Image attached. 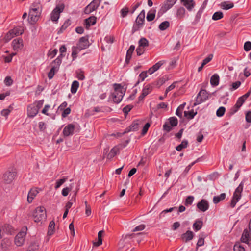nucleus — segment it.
Segmentation results:
<instances>
[{"label":"nucleus","mask_w":251,"mask_h":251,"mask_svg":"<svg viewBox=\"0 0 251 251\" xmlns=\"http://www.w3.org/2000/svg\"><path fill=\"white\" fill-rule=\"evenodd\" d=\"M42 10L41 4L39 2L32 3L29 13V22L34 24L39 19Z\"/></svg>","instance_id":"f257e3e1"},{"label":"nucleus","mask_w":251,"mask_h":251,"mask_svg":"<svg viewBox=\"0 0 251 251\" xmlns=\"http://www.w3.org/2000/svg\"><path fill=\"white\" fill-rule=\"evenodd\" d=\"M114 91L111 93L109 99L114 103H119L122 100L126 91L121 84H114Z\"/></svg>","instance_id":"f03ea898"},{"label":"nucleus","mask_w":251,"mask_h":251,"mask_svg":"<svg viewBox=\"0 0 251 251\" xmlns=\"http://www.w3.org/2000/svg\"><path fill=\"white\" fill-rule=\"evenodd\" d=\"M46 209L43 206L37 207L33 212V218L36 223H42L46 219Z\"/></svg>","instance_id":"7ed1b4c3"},{"label":"nucleus","mask_w":251,"mask_h":251,"mask_svg":"<svg viewBox=\"0 0 251 251\" xmlns=\"http://www.w3.org/2000/svg\"><path fill=\"white\" fill-rule=\"evenodd\" d=\"M65 6L63 4H58L53 9L51 13V20L56 22L60 17V14L64 10Z\"/></svg>","instance_id":"20e7f679"},{"label":"nucleus","mask_w":251,"mask_h":251,"mask_svg":"<svg viewBox=\"0 0 251 251\" xmlns=\"http://www.w3.org/2000/svg\"><path fill=\"white\" fill-rule=\"evenodd\" d=\"M208 98V94L205 90H201L197 95L194 106L200 104Z\"/></svg>","instance_id":"39448f33"},{"label":"nucleus","mask_w":251,"mask_h":251,"mask_svg":"<svg viewBox=\"0 0 251 251\" xmlns=\"http://www.w3.org/2000/svg\"><path fill=\"white\" fill-rule=\"evenodd\" d=\"M101 0H93L84 9V12L86 14H89L95 11L99 6Z\"/></svg>","instance_id":"423d86ee"},{"label":"nucleus","mask_w":251,"mask_h":251,"mask_svg":"<svg viewBox=\"0 0 251 251\" xmlns=\"http://www.w3.org/2000/svg\"><path fill=\"white\" fill-rule=\"evenodd\" d=\"M145 16V12L143 10L138 16L136 20V25L133 27L132 30L135 32L140 28L143 25Z\"/></svg>","instance_id":"0eeeda50"},{"label":"nucleus","mask_w":251,"mask_h":251,"mask_svg":"<svg viewBox=\"0 0 251 251\" xmlns=\"http://www.w3.org/2000/svg\"><path fill=\"white\" fill-rule=\"evenodd\" d=\"M26 234V232L25 229L20 231L17 234L15 237V243L17 246H22L24 244Z\"/></svg>","instance_id":"6e6552de"},{"label":"nucleus","mask_w":251,"mask_h":251,"mask_svg":"<svg viewBox=\"0 0 251 251\" xmlns=\"http://www.w3.org/2000/svg\"><path fill=\"white\" fill-rule=\"evenodd\" d=\"M24 30L22 28L15 27L9 31L5 36L6 40H9L14 36L20 35L23 34Z\"/></svg>","instance_id":"1a4fd4ad"},{"label":"nucleus","mask_w":251,"mask_h":251,"mask_svg":"<svg viewBox=\"0 0 251 251\" xmlns=\"http://www.w3.org/2000/svg\"><path fill=\"white\" fill-rule=\"evenodd\" d=\"M16 173L14 172L8 171L5 172L3 176V181L7 184H10L15 178Z\"/></svg>","instance_id":"9d476101"},{"label":"nucleus","mask_w":251,"mask_h":251,"mask_svg":"<svg viewBox=\"0 0 251 251\" xmlns=\"http://www.w3.org/2000/svg\"><path fill=\"white\" fill-rule=\"evenodd\" d=\"M89 46L88 39L87 37H82L80 38L76 48L79 50L87 48Z\"/></svg>","instance_id":"9b49d317"},{"label":"nucleus","mask_w":251,"mask_h":251,"mask_svg":"<svg viewBox=\"0 0 251 251\" xmlns=\"http://www.w3.org/2000/svg\"><path fill=\"white\" fill-rule=\"evenodd\" d=\"M12 45L15 51H18L21 50L23 47V40L21 38H18L13 40L12 42Z\"/></svg>","instance_id":"f8f14e48"},{"label":"nucleus","mask_w":251,"mask_h":251,"mask_svg":"<svg viewBox=\"0 0 251 251\" xmlns=\"http://www.w3.org/2000/svg\"><path fill=\"white\" fill-rule=\"evenodd\" d=\"M75 126L72 124L67 125L63 129V134L64 136H69L74 134Z\"/></svg>","instance_id":"ddd939ff"},{"label":"nucleus","mask_w":251,"mask_h":251,"mask_svg":"<svg viewBox=\"0 0 251 251\" xmlns=\"http://www.w3.org/2000/svg\"><path fill=\"white\" fill-rule=\"evenodd\" d=\"M197 206L201 211L205 212L209 208V203L206 200L202 199L197 203Z\"/></svg>","instance_id":"4468645a"},{"label":"nucleus","mask_w":251,"mask_h":251,"mask_svg":"<svg viewBox=\"0 0 251 251\" xmlns=\"http://www.w3.org/2000/svg\"><path fill=\"white\" fill-rule=\"evenodd\" d=\"M245 100L240 97L237 100L236 104L230 109V114H233L236 113L242 104L245 102Z\"/></svg>","instance_id":"2eb2a0df"},{"label":"nucleus","mask_w":251,"mask_h":251,"mask_svg":"<svg viewBox=\"0 0 251 251\" xmlns=\"http://www.w3.org/2000/svg\"><path fill=\"white\" fill-rule=\"evenodd\" d=\"M39 110L35 106V104H31L27 107V114L30 117H34L38 113Z\"/></svg>","instance_id":"dca6fc26"},{"label":"nucleus","mask_w":251,"mask_h":251,"mask_svg":"<svg viewBox=\"0 0 251 251\" xmlns=\"http://www.w3.org/2000/svg\"><path fill=\"white\" fill-rule=\"evenodd\" d=\"M165 63V61L164 60H161L157 62L148 70V73L150 75L152 74L154 72L158 70Z\"/></svg>","instance_id":"f3484780"},{"label":"nucleus","mask_w":251,"mask_h":251,"mask_svg":"<svg viewBox=\"0 0 251 251\" xmlns=\"http://www.w3.org/2000/svg\"><path fill=\"white\" fill-rule=\"evenodd\" d=\"M251 232H250L247 229H245L243 231V233L242 235L241 240L243 243L249 244L250 240V235Z\"/></svg>","instance_id":"a211bd4d"},{"label":"nucleus","mask_w":251,"mask_h":251,"mask_svg":"<svg viewBox=\"0 0 251 251\" xmlns=\"http://www.w3.org/2000/svg\"><path fill=\"white\" fill-rule=\"evenodd\" d=\"M194 237V233L191 231H187L185 233H183L181 235V239L185 242H187L193 239Z\"/></svg>","instance_id":"6ab92c4d"},{"label":"nucleus","mask_w":251,"mask_h":251,"mask_svg":"<svg viewBox=\"0 0 251 251\" xmlns=\"http://www.w3.org/2000/svg\"><path fill=\"white\" fill-rule=\"evenodd\" d=\"M38 193L37 188H34L30 189L27 196V201L29 203L32 202L33 200Z\"/></svg>","instance_id":"aec40b11"},{"label":"nucleus","mask_w":251,"mask_h":251,"mask_svg":"<svg viewBox=\"0 0 251 251\" xmlns=\"http://www.w3.org/2000/svg\"><path fill=\"white\" fill-rule=\"evenodd\" d=\"M181 2L189 11H191L195 5L193 0H181Z\"/></svg>","instance_id":"412c9836"},{"label":"nucleus","mask_w":251,"mask_h":251,"mask_svg":"<svg viewBox=\"0 0 251 251\" xmlns=\"http://www.w3.org/2000/svg\"><path fill=\"white\" fill-rule=\"evenodd\" d=\"M39 243L38 241H32L26 251H38Z\"/></svg>","instance_id":"4be33fe9"},{"label":"nucleus","mask_w":251,"mask_h":251,"mask_svg":"<svg viewBox=\"0 0 251 251\" xmlns=\"http://www.w3.org/2000/svg\"><path fill=\"white\" fill-rule=\"evenodd\" d=\"M135 50V46L134 45H131L129 48V49L127 50L126 52V61L127 63H128L130 59L132 57V54L133 52V51Z\"/></svg>","instance_id":"5701e85b"},{"label":"nucleus","mask_w":251,"mask_h":251,"mask_svg":"<svg viewBox=\"0 0 251 251\" xmlns=\"http://www.w3.org/2000/svg\"><path fill=\"white\" fill-rule=\"evenodd\" d=\"M219 76L217 74H214L211 77L210 83L212 86H216L219 84Z\"/></svg>","instance_id":"b1692460"},{"label":"nucleus","mask_w":251,"mask_h":251,"mask_svg":"<svg viewBox=\"0 0 251 251\" xmlns=\"http://www.w3.org/2000/svg\"><path fill=\"white\" fill-rule=\"evenodd\" d=\"M177 0H166L165 2L163 8L165 10L170 9L176 2Z\"/></svg>","instance_id":"393cba45"},{"label":"nucleus","mask_w":251,"mask_h":251,"mask_svg":"<svg viewBox=\"0 0 251 251\" xmlns=\"http://www.w3.org/2000/svg\"><path fill=\"white\" fill-rule=\"evenodd\" d=\"M103 232H104V231L103 230H100L98 232V241L93 242L94 246L99 247V246H100L102 244V236Z\"/></svg>","instance_id":"a878e982"},{"label":"nucleus","mask_w":251,"mask_h":251,"mask_svg":"<svg viewBox=\"0 0 251 251\" xmlns=\"http://www.w3.org/2000/svg\"><path fill=\"white\" fill-rule=\"evenodd\" d=\"M96 17L95 16H91L89 18L85 20V25L86 27L90 26L95 24L96 22Z\"/></svg>","instance_id":"bb28decb"},{"label":"nucleus","mask_w":251,"mask_h":251,"mask_svg":"<svg viewBox=\"0 0 251 251\" xmlns=\"http://www.w3.org/2000/svg\"><path fill=\"white\" fill-rule=\"evenodd\" d=\"M139 128V122L138 120L134 121L132 124L126 129V132H129L131 131H136Z\"/></svg>","instance_id":"cd10ccee"},{"label":"nucleus","mask_w":251,"mask_h":251,"mask_svg":"<svg viewBox=\"0 0 251 251\" xmlns=\"http://www.w3.org/2000/svg\"><path fill=\"white\" fill-rule=\"evenodd\" d=\"M156 10L155 9H151L150 10L148 13L146 17V19L148 21L151 22L152 21L155 17Z\"/></svg>","instance_id":"c85d7f7f"},{"label":"nucleus","mask_w":251,"mask_h":251,"mask_svg":"<svg viewBox=\"0 0 251 251\" xmlns=\"http://www.w3.org/2000/svg\"><path fill=\"white\" fill-rule=\"evenodd\" d=\"M233 6L234 4L232 2L227 3L226 1H224L220 4L221 8L224 10H228L233 8Z\"/></svg>","instance_id":"c756f323"},{"label":"nucleus","mask_w":251,"mask_h":251,"mask_svg":"<svg viewBox=\"0 0 251 251\" xmlns=\"http://www.w3.org/2000/svg\"><path fill=\"white\" fill-rule=\"evenodd\" d=\"M11 244V241L7 238L3 239L1 241V247L4 250L8 249Z\"/></svg>","instance_id":"7c9ffc66"},{"label":"nucleus","mask_w":251,"mask_h":251,"mask_svg":"<svg viewBox=\"0 0 251 251\" xmlns=\"http://www.w3.org/2000/svg\"><path fill=\"white\" fill-rule=\"evenodd\" d=\"M203 223L201 221L197 220L193 225L194 229L196 231H198L201 229Z\"/></svg>","instance_id":"2f4dec72"},{"label":"nucleus","mask_w":251,"mask_h":251,"mask_svg":"<svg viewBox=\"0 0 251 251\" xmlns=\"http://www.w3.org/2000/svg\"><path fill=\"white\" fill-rule=\"evenodd\" d=\"M188 144V142L187 140H184L182 141L181 143L176 147V149L178 151H180L182 149L186 148Z\"/></svg>","instance_id":"473e14b6"},{"label":"nucleus","mask_w":251,"mask_h":251,"mask_svg":"<svg viewBox=\"0 0 251 251\" xmlns=\"http://www.w3.org/2000/svg\"><path fill=\"white\" fill-rule=\"evenodd\" d=\"M226 198L225 193H222L219 196H214L213 198V202L217 204L220 201L224 200Z\"/></svg>","instance_id":"72a5a7b5"},{"label":"nucleus","mask_w":251,"mask_h":251,"mask_svg":"<svg viewBox=\"0 0 251 251\" xmlns=\"http://www.w3.org/2000/svg\"><path fill=\"white\" fill-rule=\"evenodd\" d=\"M79 85V82L76 80L73 82L71 88V92L72 94H75L77 92Z\"/></svg>","instance_id":"f704fd0d"},{"label":"nucleus","mask_w":251,"mask_h":251,"mask_svg":"<svg viewBox=\"0 0 251 251\" xmlns=\"http://www.w3.org/2000/svg\"><path fill=\"white\" fill-rule=\"evenodd\" d=\"M152 90V87L150 84L146 85L142 90L143 95L146 96L148 95Z\"/></svg>","instance_id":"c9c22d12"},{"label":"nucleus","mask_w":251,"mask_h":251,"mask_svg":"<svg viewBox=\"0 0 251 251\" xmlns=\"http://www.w3.org/2000/svg\"><path fill=\"white\" fill-rule=\"evenodd\" d=\"M55 222L53 221H51L49 226V230L48 232V234L50 236L53 234L54 229L55 228Z\"/></svg>","instance_id":"e433bc0d"},{"label":"nucleus","mask_w":251,"mask_h":251,"mask_svg":"<svg viewBox=\"0 0 251 251\" xmlns=\"http://www.w3.org/2000/svg\"><path fill=\"white\" fill-rule=\"evenodd\" d=\"M118 151H119V149L117 148L114 147V148H112L107 155V158L109 159H111L115 155L117 154V153Z\"/></svg>","instance_id":"4c0bfd02"},{"label":"nucleus","mask_w":251,"mask_h":251,"mask_svg":"<svg viewBox=\"0 0 251 251\" xmlns=\"http://www.w3.org/2000/svg\"><path fill=\"white\" fill-rule=\"evenodd\" d=\"M170 26V23L168 21L162 22L159 25V28L160 30L163 31L168 28Z\"/></svg>","instance_id":"58836bf2"},{"label":"nucleus","mask_w":251,"mask_h":251,"mask_svg":"<svg viewBox=\"0 0 251 251\" xmlns=\"http://www.w3.org/2000/svg\"><path fill=\"white\" fill-rule=\"evenodd\" d=\"M139 46L144 48L147 47L149 46V41L145 38H142L139 41Z\"/></svg>","instance_id":"ea45409f"},{"label":"nucleus","mask_w":251,"mask_h":251,"mask_svg":"<svg viewBox=\"0 0 251 251\" xmlns=\"http://www.w3.org/2000/svg\"><path fill=\"white\" fill-rule=\"evenodd\" d=\"M223 17V14L221 11L216 12L212 16V19L216 21L222 19Z\"/></svg>","instance_id":"a19ab883"},{"label":"nucleus","mask_w":251,"mask_h":251,"mask_svg":"<svg viewBox=\"0 0 251 251\" xmlns=\"http://www.w3.org/2000/svg\"><path fill=\"white\" fill-rule=\"evenodd\" d=\"M58 70V67L53 66L48 73V77L50 79H52L54 75L55 72Z\"/></svg>","instance_id":"79ce46f5"},{"label":"nucleus","mask_w":251,"mask_h":251,"mask_svg":"<svg viewBox=\"0 0 251 251\" xmlns=\"http://www.w3.org/2000/svg\"><path fill=\"white\" fill-rule=\"evenodd\" d=\"M196 114L197 112H194L193 110L184 112V116L189 119H193Z\"/></svg>","instance_id":"37998d69"},{"label":"nucleus","mask_w":251,"mask_h":251,"mask_svg":"<svg viewBox=\"0 0 251 251\" xmlns=\"http://www.w3.org/2000/svg\"><path fill=\"white\" fill-rule=\"evenodd\" d=\"M185 14V10L183 7H180L178 9L176 15L179 18H182L184 17Z\"/></svg>","instance_id":"c03bdc74"},{"label":"nucleus","mask_w":251,"mask_h":251,"mask_svg":"<svg viewBox=\"0 0 251 251\" xmlns=\"http://www.w3.org/2000/svg\"><path fill=\"white\" fill-rule=\"evenodd\" d=\"M194 199V198L193 196H188L186 198V199L184 201L185 205H186V206L191 205L193 202Z\"/></svg>","instance_id":"a18cd8bd"},{"label":"nucleus","mask_w":251,"mask_h":251,"mask_svg":"<svg viewBox=\"0 0 251 251\" xmlns=\"http://www.w3.org/2000/svg\"><path fill=\"white\" fill-rule=\"evenodd\" d=\"M67 178H63L62 179L57 180L56 182L55 188L57 189L59 188L67 180Z\"/></svg>","instance_id":"49530a36"},{"label":"nucleus","mask_w":251,"mask_h":251,"mask_svg":"<svg viewBox=\"0 0 251 251\" xmlns=\"http://www.w3.org/2000/svg\"><path fill=\"white\" fill-rule=\"evenodd\" d=\"M226 109L224 107L221 106L219 107L216 111V115L218 117L223 116L225 112Z\"/></svg>","instance_id":"de8ad7c7"},{"label":"nucleus","mask_w":251,"mask_h":251,"mask_svg":"<svg viewBox=\"0 0 251 251\" xmlns=\"http://www.w3.org/2000/svg\"><path fill=\"white\" fill-rule=\"evenodd\" d=\"M169 122L172 126H176L177 125L178 121L176 117H173L169 118Z\"/></svg>","instance_id":"09e8293b"},{"label":"nucleus","mask_w":251,"mask_h":251,"mask_svg":"<svg viewBox=\"0 0 251 251\" xmlns=\"http://www.w3.org/2000/svg\"><path fill=\"white\" fill-rule=\"evenodd\" d=\"M4 83L7 86H11L13 82V80L10 76H6L4 79Z\"/></svg>","instance_id":"8fccbe9b"},{"label":"nucleus","mask_w":251,"mask_h":251,"mask_svg":"<svg viewBox=\"0 0 251 251\" xmlns=\"http://www.w3.org/2000/svg\"><path fill=\"white\" fill-rule=\"evenodd\" d=\"M244 49L246 51H249L251 50V42L247 41L244 43Z\"/></svg>","instance_id":"3c124183"},{"label":"nucleus","mask_w":251,"mask_h":251,"mask_svg":"<svg viewBox=\"0 0 251 251\" xmlns=\"http://www.w3.org/2000/svg\"><path fill=\"white\" fill-rule=\"evenodd\" d=\"M145 48L138 46L136 49V52L138 55L140 56L143 54L145 52Z\"/></svg>","instance_id":"603ef678"},{"label":"nucleus","mask_w":251,"mask_h":251,"mask_svg":"<svg viewBox=\"0 0 251 251\" xmlns=\"http://www.w3.org/2000/svg\"><path fill=\"white\" fill-rule=\"evenodd\" d=\"M234 251H245L244 248L239 244H235L233 248Z\"/></svg>","instance_id":"864d4df0"},{"label":"nucleus","mask_w":251,"mask_h":251,"mask_svg":"<svg viewBox=\"0 0 251 251\" xmlns=\"http://www.w3.org/2000/svg\"><path fill=\"white\" fill-rule=\"evenodd\" d=\"M129 12V9L127 7H124L121 10V15L122 17H126Z\"/></svg>","instance_id":"5fc2aeb1"},{"label":"nucleus","mask_w":251,"mask_h":251,"mask_svg":"<svg viewBox=\"0 0 251 251\" xmlns=\"http://www.w3.org/2000/svg\"><path fill=\"white\" fill-rule=\"evenodd\" d=\"M213 54H209L206 58H205L203 61H202V64L204 65H205L207 63H208V62H209L213 58Z\"/></svg>","instance_id":"6e6d98bb"},{"label":"nucleus","mask_w":251,"mask_h":251,"mask_svg":"<svg viewBox=\"0 0 251 251\" xmlns=\"http://www.w3.org/2000/svg\"><path fill=\"white\" fill-rule=\"evenodd\" d=\"M71 189H72L71 186L70 188L66 187V188H63V190H62V195L63 196H67L68 195L69 192L71 190Z\"/></svg>","instance_id":"4d7b16f0"},{"label":"nucleus","mask_w":251,"mask_h":251,"mask_svg":"<svg viewBox=\"0 0 251 251\" xmlns=\"http://www.w3.org/2000/svg\"><path fill=\"white\" fill-rule=\"evenodd\" d=\"M132 108L133 106L131 105H126L123 109V111L125 114H127Z\"/></svg>","instance_id":"13d9d810"},{"label":"nucleus","mask_w":251,"mask_h":251,"mask_svg":"<svg viewBox=\"0 0 251 251\" xmlns=\"http://www.w3.org/2000/svg\"><path fill=\"white\" fill-rule=\"evenodd\" d=\"M145 228V225L144 224H141L137 226H136L133 230V232H137L138 231H142L144 230Z\"/></svg>","instance_id":"bf43d9fd"},{"label":"nucleus","mask_w":251,"mask_h":251,"mask_svg":"<svg viewBox=\"0 0 251 251\" xmlns=\"http://www.w3.org/2000/svg\"><path fill=\"white\" fill-rule=\"evenodd\" d=\"M71 24V21L70 19H67L65 21L64 24L61 26V29H65L68 27Z\"/></svg>","instance_id":"052dcab7"},{"label":"nucleus","mask_w":251,"mask_h":251,"mask_svg":"<svg viewBox=\"0 0 251 251\" xmlns=\"http://www.w3.org/2000/svg\"><path fill=\"white\" fill-rule=\"evenodd\" d=\"M44 104V100H41L38 101L36 102L35 103H33V104H35V106L37 108V109L39 110L40 108L42 107Z\"/></svg>","instance_id":"680f3d73"},{"label":"nucleus","mask_w":251,"mask_h":251,"mask_svg":"<svg viewBox=\"0 0 251 251\" xmlns=\"http://www.w3.org/2000/svg\"><path fill=\"white\" fill-rule=\"evenodd\" d=\"M203 235H202V237H201L199 238V239L198 241V242L197 243V247L202 246V245H204V238L203 237Z\"/></svg>","instance_id":"e2e57ef3"},{"label":"nucleus","mask_w":251,"mask_h":251,"mask_svg":"<svg viewBox=\"0 0 251 251\" xmlns=\"http://www.w3.org/2000/svg\"><path fill=\"white\" fill-rule=\"evenodd\" d=\"M241 85V82L239 81H237L235 82H234L232 84V88L230 89L231 90H233L237 89L240 85Z\"/></svg>","instance_id":"0e129e2a"},{"label":"nucleus","mask_w":251,"mask_h":251,"mask_svg":"<svg viewBox=\"0 0 251 251\" xmlns=\"http://www.w3.org/2000/svg\"><path fill=\"white\" fill-rule=\"evenodd\" d=\"M150 126V124L149 123H147L145 126H144L143 129L142 130V134H145L147 133L149 127Z\"/></svg>","instance_id":"69168bd1"},{"label":"nucleus","mask_w":251,"mask_h":251,"mask_svg":"<svg viewBox=\"0 0 251 251\" xmlns=\"http://www.w3.org/2000/svg\"><path fill=\"white\" fill-rule=\"evenodd\" d=\"M246 121L249 123H251V111H249L246 113Z\"/></svg>","instance_id":"338daca9"},{"label":"nucleus","mask_w":251,"mask_h":251,"mask_svg":"<svg viewBox=\"0 0 251 251\" xmlns=\"http://www.w3.org/2000/svg\"><path fill=\"white\" fill-rule=\"evenodd\" d=\"M172 126L171 125L166 123L163 125V129L167 132H169L171 131L172 129Z\"/></svg>","instance_id":"774afa93"}]
</instances>
